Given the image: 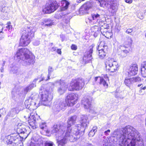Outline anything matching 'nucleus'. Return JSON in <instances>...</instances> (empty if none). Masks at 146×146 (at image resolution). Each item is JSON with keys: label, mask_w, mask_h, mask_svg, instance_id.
<instances>
[{"label": "nucleus", "mask_w": 146, "mask_h": 146, "mask_svg": "<svg viewBox=\"0 0 146 146\" xmlns=\"http://www.w3.org/2000/svg\"><path fill=\"white\" fill-rule=\"evenodd\" d=\"M112 138L115 142L118 141V146H144L143 140L140 133L133 127L127 126L121 130L114 131Z\"/></svg>", "instance_id": "nucleus-1"}, {"label": "nucleus", "mask_w": 146, "mask_h": 146, "mask_svg": "<svg viewBox=\"0 0 146 146\" xmlns=\"http://www.w3.org/2000/svg\"><path fill=\"white\" fill-rule=\"evenodd\" d=\"M19 59L21 60V63L22 65L27 66L33 64L35 63L34 56L27 48H23L18 50L15 56Z\"/></svg>", "instance_id": "nucleus-2"}, {"label": "nucleus", "mask_w": 146, "mask_h": 146, "mask_svg": "<svg viewBox=\"0 0 146 146\" xmlns=\"http://www.w3.org/2000/svg\"><path fill=\"white\" fill-rule=\"evenodd\" d=\"M53 83H50L45 85H42L40 89L39 96H40L41 104L47 106L48 103L52 99V88L54 87Z\"/></svg>", "instance_id": "nucleus-3"}, {"label": "nucleus", "mask_w": 146, "mask_h": 146, "mask_svg": "<svg viewBox=\"0 0 146 146\" xmlns=\"http://www.w3.org/2000/svg\"><path fill=\"white\" fill-rule=\"evenodd\" d=\"M76 118V116H72L68 119V125L66 129L68 126L70 125L69 126L70 130L69 132L68 133V134L69 135V140L71 141H73L74 139L78 138L77 137V136L79 135H82L84 133V132L83 133L82 131H81L82 129H81L80 125L78 124L77 125L74 126L71 128L72 125L75 123Z\"/></svg>", "instance_id": "nucleus-4"}, {"label": "nucleus", "mask_w": 146, "mask_h": 146, "mask_svg": "<svg viewBox=\"0 0 146 146\" xmlns=\"http://www.w3.org/2000/svg\"><path fill=\"white\" fill-rule=\"evenodd\" d=\"M105 64L106 70L111 72H115L119 67L117 62L114 59L110 58L106 60Z\"/></svg>", "instance_id": "nucleus-5"}, {"label": "nucleus", "mask_w": 146, "mask_h": 146, "mask_svg": "<svg viewBox=\"0 0 146 146\" xmlns=\"http://www.w3.org/2000/svg\"><path fill=\"white\" fill-rule=\"evenodd\" d=\"M84 80L82 78H79L74 83H71L68 90L70 91L79 90L82 89L84 87Z\"/></svg>", "instance_id": "nucleus-6"}, {"label": "nucleus", "mask_w": 146, "mask_h": 146, "mask_svg": "<svg viewBox=\"0 0 146 146\" xmlns=\"http://www.w3.org/2000/svg\"><path fill=\"white\" fill-rule=\"evenodd\" d=\"M69 125L66 129V131L64 135H61L60 137L56 138L57 142L58 143V146H64L67 143V141L69 140V135L68 133L69 132L70 130Z\"/></svg>", "instance_id": "nucleus-7"}, {"label": "nucleus", "mask_w": 146, "mask_h": 146, "mask_svg": "<svg viewBox=\"0 0 146 146\" xmlns=\"http://www.w3.org/2000/svg\"><path fill=\"white\" fill-rule=\"evenodd\" d=\"M66 130V128L64 127H60L59 125H54L52 128L51 133L54 135L57 138L64 135Z\"/></svg>", "instance_id": "nucleus-8"}, {"label": "nucleus", "mask_w": 146, "mask_h": 146, "mask_svg": "<svg viewBox=\"0 0 146 146\" xmlns=\"http://www.w3.org/2000/svg\"><path fill=\"white\" fill-rule=\"evenodd\" d=\"M21 33L22 36L20 39L19 45L21 46H27L31 41L30 37L29 36L30 33H29L28 31L24 30Z\"/></svg>", "instance_id": "nucleus-9"}, {"label": "nucleus", "mask_w": 146, "mask_h": 146, "mask_svg": "<svg viewBox=\"0 0 146 146\" xmlns=\"http://www.w3.org/2000/svg\"><path fill=\"white\" fill-rule=\"evenodd\" d=\"M68 106H69V104L67 102V101L65 100L60 101L55 104L53 106V111L55 113H57L61 110H64Z\"/></svg>", "instance_id": "nucleus-10"}, {"label": "nucleus", "mask_w": 146, "mask_h": 146, "mask_svg": "<svg viewBox=\"0 0 146 146\" xmlns=\"http://www.w3.org/2000/svg\"><path fill=\"white\" fill-rule=\"evenodd\" d=\"M27 128L28 127L23 125L18 126L17 129V133L20 135L23 141L25 140L28 137L29 134L27 133Z\"/></svg>", "instance_id": "nucleus-11"}, {"label": "nucleus", "mask_w": 146, "mask_h": 146, "mask_svg": "<svg viewBox=\"0 0 146 146\" xmlns=\"http://www.w3.org/2000/svg\"><path fill=\"white\" fill-rule=\"evenodd\" d=\"M95 46L94 44H92L89 47V50L85 52L83 58V61L85 64L90 62L91 61L93 48Z\"/></svg>", "instance_id": "nucleus-12"}, {"label": "nucleus", "mask_w": 146, "mask_h": 146, "mask_svg": "<svg viewBox=\"0 0 146 146\" xmlns=\"http://www.w3.org/2000/svg\"><path fill=\"white\" fill-rule=\"evenodd\" d=\"M58 6L59 5L56 1H53L49 6L43 9L42 12L46 13H50L57 9Z\"/></svg>", "instance_id": "nucleus-13"}, {"label": "nucleus", "mask_w": 146, "mask_h": 146, "mask_svg": "<svg viewBox=\"0 0 146 146\" xmlns=\"http://www.w3.org/2000/svg\"><path fill=\"white\" fill-rule=\"evenodd\" d=\"M53 83L54 84V85L57 84H58L59 85L58 87L57 91L60 95L64 93L68 87L66 84L61 80H57Z\"/></svg>", "instance_id": "nucleus-14"}, {"label": "nucleus", "mask_w": 146, "mask_h": 146, "mask_svg": "<svg viewBox=\"0 0 146 146\" xmlns=\"http://www.w3.org/2000/svg\"><path fill=\"white\" fill-rule=\"evenodd\" d=\"M141 81V78L139 77H134L129 78H126L124 80V83L127 87L130 88L133 86L135 82Z\"/></svg>", "instance_id": "nucleus-15"}, {"label": "nucleus", "mask_w": 146, "mask_h": 146, "mask_svg": "<svg viewBox=\"0 0 146 146\" xmlns=\"http://www.w3.org/2000/svg\"><path fill=\"white\" fill-rule=\"evenodd\" d=\"M94 5V3L92 1H90L84 4L80 8L79 12L83 14L88 13V10L92 8Z\"/></svg>", "instance_id": "nucleus-16"}, {"label": "nucleus", "mask_w": 146, "mask_h": 146, "mask_svg": "<svg viewBox=\"0 0 146 146\" xmlns=\"http://www.w3.org/2000/svg\"><path fill=\"white\" fill-rule=\"evenodd\" d=\"M0 10L1 13L0 16L2 19H4L7 16L8 12L10 10L9 7L7 6L6 4L3 3V2H1Z\"/></svg>", "instance_id": "nucleus-17"}, {"label": "nucleus", "mask_w": 146, "mask_h": 146, "mask_svg": "<svg viewBox=\"0 0 146 146\" xmlns=\"http://www.w3.org/2000/svg\"><path fill=\"white\" fill-rule=\"evenodd\" d=\"M128 45H120L118 48V51L119 52L120 51H125L126 53H129L131 52L132 50L130 45L132 42V38L130 37L128 38Z\"/></svg>", "instance_id": "nucleus-18"}, {"label": "nucleus", "mask_w": 146, "mask_h": 146, "mask_svg": "<svg viewBox=\"0 0 146 146\" xmlns=\"http://www.w3.org/2000/svg\"><path fill=\"white\" fill-rule=\"evenodd\" d=\"M76 97V95L73 93L69 94L66 96L65 100L69 104V106H72L76 103V99L75 100Z\"/></svg>", "instance_id": "nucleus-19"}, {"label": "nucleus", "mask_w": 146, "mask_h": 146, "mask_svg": "<svg viewBox=\"0 0 146 146\" xmlns=\"http://www.w3.org/2000/svg\"><path fill=\"white\" fill-rule=\"evenodd\" d=\"M88 119V117L87 115H82L81 117L80 124H78L80 125L81 129H82L81 131L83 133L84 132L85 129L87 125L89 124V122Z\"/></svg>", "instance_id": "nucleus-20"}, {"label": "nucleus", "mask_w": 146, "mask_h": 146, "mask_svg": "<svg viewBox=\"0 0 146 146\" xmlns=\"http://www.w3.org/2000/svg\"><path fill=\"white\" fill-rule=\"evenodd\" d=\"M92 100V98L90 97L88 98H83L82 100L81 104L85 109H91Z\"/></svg>", "instance_id": "nucleus-21"}, {"label": "nucleus", "mask_w": 146, "mask_h": 146, "mask_svg": "<svg viewBox=\"0 0 146 146\" xmlns=\"http://www.w3.org/2000/svg\"><path fill=\"white\" fill-rule=\"evenodd\" d=\"M25 104L26 108L31 111L35 110L38 107L36 101L33 100L31 102L28 100H26Z\"/></svg>", "instance_id": "nucleus-22"}, {"label": "nucleus", "mask_w": 146, "mask_h": 146, "mask_svg": "<svg viewBox=\"0 0 146 146\" xmlns=\"http://www.w3.org/2000/svg\"><path fill=\"white\" fill-rule=\"evenodd\" d=\"M138 72L137 65L136 64L131 65L128 70V74L130 76H135L137 74Z\"/></svg>", "instance_id": "nucleus-23"}, {"label": "nucleus", "mask_w": 146, "mask_h": 146, "mask_svg": "<svg viewBox=\"0 0 146 146\" xmlns=\"http://www.w3.org/2000/svg\"><path fill=\"white\" fill-rule=\"evenodd\" d=\"M38 79L39 78H38L35 79L31 84L24 88L23 90L24 94H27L28 92L36 86V82L38 80Z\"/></svg>", "instance_id": "nucleus-24"}, {"label": "nucleus", "mask_w": 146, "mask_h": 146, "mask_svg": "<svg viewBox=\"0 0 146 146\" xmlns=\"http://www.w3.org/2000/svg\"><path fill=\"white\" fill-rule=\"evenodd\" d=\"M28 122L29 125L32 127L35 126L37 123V120L38 119H36L35 116L33 113H31V115L29 117Z\"/></svg>", "instance_id": "nucleus-25"}, {"label": "nucleus", "mask_w": 146, "mask_h": 146, "mask_svg": "<svg viewBox=\"0 0 146 146\" xmlns=\"http://www.w3.org/2000/svg\"><path fill=\"white\" fill-rule=\"evenodd\" d=\"M60 2L61 11H63L67 9L70 4L66 0H62Z\"/></svg>", "instance_id": "nucleus-26"}, {"label": "nucleus", "mask_w": 146, "mask_h": 146, "mask_svg": "<svg viewBox=\"0 0 146 146\" xmlns=\"http://www.w3.org/2000/svg\"><path fill=\"white\" fill-rule=\"evenodd\" d=\"M53 70H54L52 67L50 66H49L48 68V74L46 78L45 79L44 77H42V78L41 80H39V82H40L41 81L44 80H45V81H46L50 79V77L51 76V73L53 72Z\"/></svg>", "instance_id": "nucleus-27"}, {"label": "nucleus", "mask_w": 146, "mask_h": 146, "mask_svg": "<svg viewBox=\"0 0 146 146\" xmlns=\"http://www.w3.org/2000/svg\"><path fill=\"white\" fill-rule=\"evenodd\" d=\"M66 15L64 13H63L62 11L58 12L54 16L55 18L57 19H62L63 20H64V18H66Z\"/></svg>", "instance_id": "nucleus-28"}, {"label": "nucleus", "mask_w": 146, "mask_h": 146, "mask_svg": "<svg viewBox=\"0 0 146 146\" xmlns=\"http://www.w3.org/2000/svg\"><path fill=\"white\" fill-rule=\"evenodd\" d=\"M104 48H102L99 50L98 55L99 58L101 59H103L105 58L106 56L105 51L104 50L105 49H107V46L104 45L103 46Z\"/></svg>", "instance_id": "nucleus-29"}, {"label": "nucleus", "mask_w": 146, "mask_h": 146, "mask_svg": "<svg viewBox=\"0 0 146 146\" xmlns=\"http://www.w3.org/2000/svg\"><path fill=\"white\" fill-rule=\"evenodd\" d=\"M92 34L93 35L94 37H96L99 34L100 28L97 26H95L91 28Z\"/></svg>", "instance_id": "nucleus-30"}, {"label": "nucleus", "mask_w": 146, "mask_h": 146, "mask_svg": "<svg viewBox=\"0 0 146 146\" xmlns=\"http://www.w3.org/2000/svg\"><path fill=\"white\" fill-rule=\"evenodd\" d=\"M101 15L98 13H97L94 12L92 13L91 17L92 18V20H96V22H99L100 21L99 20L100 19Z\"/></svg>", "instance_id": "nucleus-31"}, {"label": "nucleus", "mask_w": 146, "mask_h": 146, "mask_svg": "<svg viewBox=\"0 0 146 146\" xmlns=\"http://www.w3.org/2000/svg\"><path fill=\"white\" fill-rule=\"evenodd\" d=\"M39 95L36 93H34L31 95L30 96L29 98V99L27 100H28L29 101L31 102V101L33 100L36 101V100L38 98Z\"/></svg>", "instance_id": "nucleus-32"}, {"label": "nucleus", "mask_w": 146, "mask_h": 146, "mask_svg": "<svg viewBox=\"0 0 146 146\" xmlns=\"http://www.w3.org/2000/svg\"><path fill=\"white\" fill-rule=\"evenodd\" d=\"M13 134L8 135L7 136V140L6 141V142L8 144H11L13 141L14 142V137Z\"/></svg>", "instance_id": "nucleus-33"}, {"label": "nucleus", "mask_w": 146, "mask_h": 146, "mask_svg": "<svg viewBox=\"0 0 146 146\" xmlns=\"http://www.w3.org/2000/svg\"><path fill=\"white\" fill-rule=\"evenodd\" d=\"M110 5V8L113 11V12H116L117 9L118 4L117 1L111 4Z\"/></svg>", "instance_id": "nucleus-34"}, {"label": "nucleus", "mask_w": 146, "mask_h": 146, "mask_svg": "<svg viewBox=\"0 0 146 146\" xmlns=\"http://www.w3.org/2000/svg\"><path fill=\"white\" fill-rule=\"evenodd\" d=\"M19 69L18 68L15 66H13L11 67L10 70V72L11 73L15 74L16 75Z\"/></svg>", "instance_id": "nucleus-35"}, {"label": "nucleus", "mask_w": 146, "mask_h": 146, "mask_svg": "<svg viewBox=\"0 0 146 146\" xmlns=\"http://www.w3.org/2000/svg\"><path fill=\"white\" fill-rule=\"evenodd\" d=\"M44 21L46 23L44 25L45 26L50 27L53 25L54 22L50 19H45Z\"/></svg>", "instance_id": "nucleus-36"}, {"label": "nucleus", "mask_w": 146, "mask_h": 146, "mask_svg": "<svg viewBox=\"0 0 146 146\" xmlns=\"http://www.w3.org/2000/svg\"><path fill=\"white\" fill-rule=\"evenodd\" d=\"M13 137H14V143H16L17 142L19 141L20 139L21 140H23L22 138L20 137V135L17 133L13 134Z\"/></svg>", "instance_id": "nucleus-37"}, {"label": "nucleus", "mask_w": 146, "mask_h": 146, "mask_svg": "<svg viewBox=\"0 0 146 146\" xmlns=\"http://www.w3.org/2000/svg\"><path fill=\"white\" fill-rule=\"evenodd\" d=\"M106 27H103V25H102L100 29V31H101V33L104 35H105L104 34V33H106L108 32V29H109V27L106 25Z\"/></svg>", "instance_id": "nucleus-38"}, {"label": "nucleus", "mask_w": 146, "mask_h": 146, "mask_svg": "<svg viewBox=\"0 0 146 146\" xmlns=\"http://www.w3.org/2000/svg\"><path fill=\"white\" fill-rule=\"evenodd\" d=\"M99 3L101 7H104L106 6L108 3V2L105 0H100Z\"/></svg>", "instance_id": "nucleus-39"}, {"label": "nucleus", "mask_w": 146, "mask_h": 146, "mask_svg": "<svg viewBox=\"0 0 146 146\" xmlns=\"http://www.w3.org/2000/svg\"><path fill=\"white\" fill-rule=\"evenodd\" d=\"M99 83L100 84H102L104 86H106L107 87L108 86V84H107L106 81L102 77L100 82H99Z\"/></svg>", "instance_id": "nucleus-40"}, {"label": "nucleus", "mask_w": 146, "mask_h": 146, "mask_svg": "<svg viewBox=\"0 0 146 146\" xmlns=\"http://www.w3.org/2000/svg\"><path fill=\"white\" fill-rule=\"evenodd\" d=\"M15 110L14 108L12 109L8 113V115L10 116V117H13L15 115L16 113L15 112Z\"/></svg>", "instance_id": "nucleus-41"}, {"label": "nucleus", "mask_w": 146, "mask_h": 146, "mask_svg": "<svg viewBox=\"0 0 146 146\" xmlns=\"http://www.w3.org/2000/svg\"><path fill=\"white\" fill-rule=\"evenodd\" d=\"M141 73L143 77H146V70L144 68H141Z\"/></svg>", "instance_id": "nucleus-42"}, {"label": "nucleus", "mask_w": 146, "mask_h": 146, "mask_svg": "<svg viewBox=\"0 0 146 146\" xmlns=\"http://www.w3.org/2000/svg\"><path fill=\"white\" fill-rule=\"evenodd\" d=\"M54 143L52 141H46L44 144V146H53Z\"/></svg>", "instance_id": "nucleus-43"}, {"label": "nucleus", "mask_w": 146, "mask_h": 146, "mask_svg": "<svg viewBox=\"0 0 146 146\" xmlns=\"http://www.w3.org/2000/svg\"><path fill=\"white\" fill-rule=\"evenodd\" d=\"M40 129L42 130L46 129V123L45 122H42L40 124Z\"/></svg>", "instance_id": "nucleus-44"}, {"label": "nucleus", "mask_w": 146, "mask_h": 146, "mask_svg": "<svg viewBox=\"0 0 146 146\" xmlns=\"http://www.w3.org/2000/svg\"><path fill=\"white\" fill-rule=\"evenodd\" d=\"M128 53H126L125 51H121V53H118L119 55H120L122 58H124L126 56L127 54Z\"/></svg>", "instance_id": "nucleus-45"}, {"label": "nucleus", "mask_w": 146, "mask_h": 146, "mask_svg": "<svg viewBox=\"0 0 146 146\" xmlns=\"http://www.w3.org/2000/svg\"><path fill=\"white\" fill-rule=\"evenodd\" d=\"M11 23L9 22H8L6 24V27L8 29L9 31H10L12 28V26L11 25Z\"/></svg>", "instance_id": "nucleus-46"}, {"label": "nucleus", "mask_w": 146, "mask_h": 146, "mask_svg": "<svg viewBox=\"0 0 146 146\" xmlns=\"http://www.w3.org/2000/svg\"><path fill=\"white\" fill-rule=\"evenodd\" d=\"M25 72L23 71L22 70H20L19 69L18 70V71L17 73L16 74L17 75H18L19 76H22L23 77V76L24 75Z\"/></svg>", "instance_id": "nucleus-47"}, {"label": "nucleus", "mask_w": 146, "mask_h": 146, "mask_svg": "<svg viewBox=\"0 0 146 146\" xmlns=\"http://www.w3.org/2000/svg\"><path fill=\"white\" fill-rule=\"evenodd\" d=\"M0 112L2 114H5L6 112V111L5 108H2L1 109H0Z\"/></svg>", "instance_id": "nucleus-48"}, {"label": "nucleus", "mask_w": 146, "mask_h": 146, "mask_svg": "<svg viewBox=\"0 0 146 146\" xmlns=\"http://www.w3.org/2000/svg\"><path fill=\"white\" fill-rule=\"evenodd\" d=\"M141 68H144L146 70V61L143 62L141 63Z\"/></svg>", "instance_id": "nucleus-49"}, {"label": "nucleus", "mask_w": 146, "mask_h": 146, "mask_svg": "<svg viewBox=\"0 0 146 146\" xmlns=\"http://www.w3.org/2000/svg\"><path fill=\"white\" fill-rule=\"evenodd\" d=\"M71 49L72 50H76L77 49V46L74 44H72L71 46Z\"/></svg>", "instance_id": "nucleus-50"}, {"label": "nucleus", "mask_w": 146, "mask_h": 146, "mask_svg": "<svg viewBox=\"0 0 146 146\" xmlns=\"http://www.w3.org/2000/svg\"><path fill=\"white\" fill-rule=\"evenodd\" d=\"M33 43L34 45L37 46L40 44V42L38 40H35L33 42Z\"/></svg>", "instance_id": "nucleus-51"}, {"label": "nucleus", "mask_w": 146, "mask_h": 146, "mask_svg": "<svg viewBox=\"0 0 146 146\" xmlns=\"http://www.w3.org/2000/svg\"><path fill=\"white\" fill-rule=\"evenodd\" d=\"M132 31V29H128L125 32L128 34H129L131 33Z\"/></svg>", "instance_id": "nucleus-52"}, {"label": "nucleus", "mask_w": 146, "mask_h": 146, "mask_svg": "<svg viewBox=\"0 0 146 146\" xmlns=\"http://www.w3.org/2000/svg\"><path fill=\"white\" fill-rule=\"evenodd\" d=\"M118 93H115V97L117 98H120L121 99H123V97H122L121 96L119 95Z\"/></svg>", "instance_id": "nucleus-53"}, {"label": "nucleus", "mask_w": 146, "mask_h": 146, "mask_svg": "<svg viewBox=\"0 0 146 146\" xmlns=\"http://www.w3.org/2000/svg\"><path fill=\"white\" fill-rule=\"evenodd\" d=\"M94 132L92 131H91V130L90 131L89 133H88V135L89 136L91 137H93L95 134Z\"/></svg>", "instance_id": "nucleus-54"}, {"label": "nucleus", "mask_w": 146, "mask_h": 146, "mask_svg": "<svg viewBox=\"0 0 146 146\" xmlns=\"http://www.w3.org/2000/svg\"><path fill=\"white\" fill-rule=\"evenodd\" d=\"M97 127L96 126H94L92 130H91V131H92L94 132L95 133L97 131Z\"/></svg>", "instance_id": "nucleus-55"}, {"label": "nucleus", "mask_w": 146, "mask_h": 146, "mask_svg": "<svg viewBox=\"0 0 146 146\" xmlns=\"http://www.w3.org/2000/svg\"><path fill=\"white\" fill-rule=\"evenodd\" d=\"M110 132V129H108L107 131H105L104 132V134L106 135H108L109 134V133Z\"/></svg>", "instance_id": "nucleus-56"}, {"label": "nucleus", "mask_w": 146, "mask_h": 146, "mask_svg": "<svg viewBox=\"0 0 146 146\" xmlns=\"http://www.w3.org/2000/svg\"><path fill=\"white\" fill-rule=\"evenodd\" d=\"M101 78V77L99 76L96 77L95 78V81H97L98 80L100 82Z\"/></svg>", "instance_id": "nucleus-57"}, {"label": "nucleus", "mask_w": 146, "mask_h": 146, "mask_svg": "<svg viewBox=\"0 0 146 146\" xmlns=\"http://www.w3.org/2000/svg\"><path fill=\"white\" fill-rule=\"evenodd\" d=\"M14 110H15V112L16 113H18L19 111L20 110L19 109L17 108H14Z\"/></svg>", "instance_id": "nucleus-58"}, {"label": "nucleus", "mask_w": 146, "mask_h": 146, "mask_svg": "<svg viewBox=\"0 0 146 146\" xmlns=\"http://www.w3.org/2000/svg\"><path fill=\"white\" fill-rule=\"evenodd\" d=\"M125 1L126 3L129 4L132 3L133 1L132 0H125Z\"/></svg>", "instance_id": "nucleus-59"}, {"label": "nucleus", "mask_w": 146, "mask_h": 146, "mask_svg": "<svg viewBox=\"0 0 146 146\" xmlns=\"http://www.w3.org/2000/svg\"><path fill=\"white\" fill-rule=\"evenodd\" d=\"M56 49V47H53L52 48L50 49V50L51 52H54L55 51Z\"/></svg>", "instance_id": "nucleus-60"}, {"label": "nucleus", "mask_w": 146, "mask_h": 146, "mask_svg": "<svg viewBox=\"0 0 146 146\" xmlns=\"http://www.w3.org/2000/svg\"><path fill=\"white\" fill-rule=\"evenodd\" d=\"M57 53L59 54H61V50L60 49H58L57 50Z\"/></svg>", "instance_id": "nucleus-61"}, {"label": "nucleus", "mask_w": 146, "mask_h": 146, "mask_svg": "<svg viewBox=\"0 0 146 146\" xmlns=\"http://www.w3.org/2000/svg\"><path fill=\"white\" fill-rule=\"evenodd\" d=\"M11 94H12V98L13 99H14L15 98V92H11Z\"/></svg>", "instance_id": "nucleus-62"}, {"label": "nucleus", "mask_w": 146, "mask_h": 146, "mask_svg": "<svg viewBox=\"0 0 146 146\" xmlns=\"http://www.w3.org/2000/svg\"><path fill=\"white\" fill-rule=\"evenodd\" d=\"M29 146H35V144L31 142L30 143Z\"/></svg>", "instance_id": "nucleus-63"}, {"label": "nucleus", "mask_w": 146, "mask_h": 146, "mask_svg": "<svg viewBox=\"0 0 146 146\" xmlns=\"http://www.w3.org/2000/svg\"><path fill=\"white\" fill-rule=\"evenodd\" d=\"M84 146H94L91 144L86 143L84 145Z\"/></svg>", "instance_id": "nucleus-64"}]
</instances>
